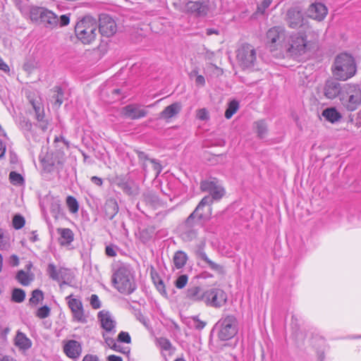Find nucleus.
Here are the masks:
<instances>
[{"label":"nucleus","mask_w":361,"mask_h":361,"mask_svg":"<svg viewBox=\"0 0 361 361\" xmlns=\"http://www.w3.org/2000/svg\"><path fill=\"white\" fill-rule=\"evenodd\" d=\"M286 40V30L283 27L276 26L270 28L266 35V47L271 51H283Z\"/></svg>","instance_id":"8"},{"label":"nucleus","mask_w":361,"mask_h":361,"mask_svg":"<svg viewBox=\"0 0 361 361\" xmlns=\"http://www.w3.org/2000/svg\"><path fill=\"white\" fill-rule=\"evenodd\" d=\"M117 341L121 343H130L131 338L128 332L121 331L118 335Z\"/></svg>","instance_id":"50"},{"label":"nucleus","mask_w":361,"mask_h":361,"mask_svg":"<svg viewBox=\"0 0 361 361\" xmlns=\"http://www.w3.org/2000/svg\"><path fill=\"white\" fill-rule=\"evenodd\" d=\"M154 234V228L153 226L143 228L139 231V238L143 243L149 242Z\"/></svg>","instance_id":"35"},{"label":"nucleus","mask_w":361,"mask_h":361,"mask_svg":"<svg viewBox=\"0 0 361 361\" xmlns=\"http://www.w3.org/2000/svg\"><path fill=\"white\" fill-rule=\"evenodd\" d=\"M97 317L101 322V326L104 329L109 332L114 329L116 322L112 319L109 312L100 311Z\"/></svg>","instance_id":"25"},{"label":"nucleus","mask_w":361,"mask_h":361,"mask_svg":"<svg viewBox=\"0 0 361 361\" xmlns=\"http://www.w3.org/2000/svg\"><path fill=\"white\" fill-rule=\"evenodd\" d=\"M98 25L97 20L87 16L78 21L75 26V33L83 44H91L96 38Z\"/></svg>","instance_id":"3"},{"label":"nucleus","mask_w":361,"mask_h":361,"mask_svg":"<svg viewBox=\"0 0 361 361\" xmlns=\"http://www.w3.org/2000/svg\"><path fill=\"white\" fill-rule=\"evenodd\" d=\"M119 210L118 204L116 199L110 197L106 199L102 207V214L105 220H112Z\"/></svg>","instance_id":"19"},{"label":"nucleus","mask_w":361,"mask_h":361,"mask_svg":"<svg viewBox=\"0 0 361 361\" xmlns=\"http://www.w3.org/2000/svg\"><path fill=\"white\" fill-rule=\"evenodd\" d=\"M63 350L66 355L74 361H77L82 351V344L75 340L63 341Z\"/></svg>","instance_id":"18"},{"label":"nucleus","mask_w":361,"mask_h":361,"mask_svg":"<svg viewBox=\"0 0 361 361\" xmlns=\"http://www.w3.org/2000/svg\"><path fill=\"white\" fill-rule=\"evenodd\" d=\"M61 270L63 271L61 275L59 276V281H62V283H66V280H68V272L69 270L66 268L61 267Z\"/></svg>","instance_id":"62"},{"label":"nucleus","mask_w":361,"mask_h":361,"mask_svg":"<svg viewBox=\"0 0 361 361\" xmlns=\"http://www.w3.org/2000/svg\"><path fill=\"white\" fill-rule=\"evenodd\" d=\"M29 14L32 22L47 29L53 30L59 25L58 16L45 7L32 6Z\"/></svg>","instance_id":"4"},{"label":"nucleus","mask_w":361,"mask_h":361,"mask_svg":"<svg viewBox=\"0 0 361 361\" xmlns=\"http://www.w3.org/2000/svg\"><path fill=\"white\" fill-rule=\"evenodd\" d=\"M90 305L94 310L99 309L101 307V302L97 295L92 294L90 298Z\"/></svg>","instance_id":"54"},{"label":"nucleus","mask_w":361,"mask_h":361,"mask_svg":"<svg viewBox=\"0 0 361 361\" xmlns=\"http://www.w3.org/2000/svg\"><path fill=\"white\" fill-rule=\"evenodd\" d=\"M70 23V17L68 15H62L59 19V23H60V26H66L68 25Z\"/></svg>","instance_id":"63"},{"label":"nucleus","mask_w":361,"mask_h":361,"mask_svg":"<svg viewBox=\"0 0 361 361\" xmlns=\"http://www.w3.org/2000/svg\"><path fill=\"white\" fill-rule=\"evenodd\" d=\"M112 283L117 290L125 295H130L137 288L135 276L127 266H121L112 276Z\"/></svg>","instance_id":"2"},{"label":"nucleus","mask_w":361,"mask_h":361,"mask_svg":"<svg viewBox=\"0 0 361 361\" xmlns=\"http://www.w3.org/2000/svg\"><path fill=\"white\" fill-rule=\"evenodd\" d=\"M236 57L243 69H254L257 62L256 50L250 44H242L237 51Z\"/></svg>","instance_id":"9"},{"label":"nucleus","mask_w":361,"mask_h":361,"mask_svg":"<svg viewBox=\"0 0 361 361\" xmlns=\"http://www.w3.org/2000/svg\"><path fill=\"white\" fill-rule=\"evenodd\" d=\"M143 198L146 202L152 204H157L159 202L158 197L151 192L145 193L143 195Z\"/></svg>","instance_id":"49"},{"label":"nucleus","mask_w":361,"mask_h":361,"mask_svg":"<svg viewBox=\"0 0 361 361\" xmlns=\"http://www.w3.org/2000/svg\"><path fill=\"white\" fill-rule=\"evenodd\" d=\"M9 179L13 184H22L24 180L23 176L16 171H11L10 173Z\"/></svg>","instance_id":"47"},{"label":"nucleus","mask_w":361,"mask_h":361,"mask_svg":"<svg viewBox=\"0 0 361 361\" xmlns=\"http://www.w3.org/2000/svg\"><path fill=\"white\" fill-rule=\"evenodd\" d=\"M183 12L195 16L198 18H204L211 12L209 1H188L184 8Z\"/></svg>","instance_id":"12"},{"label":"nucleus","mask_w":361,"mask_h":361,"mask_svg":"<svg viewBox=\"0 0 361 361\" xmlns=\"http://www.w3.org/2000/svg\"><path fill=\"white\" fill-rule=\"evenodd\" d=\"M16 345L26 350L31 347V341L23 333L18 332L16 337Z\"/></svg>","instance_id":"33"},{"label":"nucleus","mask_w":361,"mask_h":361,"mask_svg":"<svg viewBox=\"0 0 361 361\" xmlns=\"http://www.w3.org/2000/svg\"><path fill=\"white\" fill-rule=\"evenodd\" d=\"M51 90L54 92L52 97L55 100V104L60 106L63 103V92L62 88L59 86H55Z\"/></svg>","instance_id":"41"},{"label":"nucleus","mask_w":361,"mask_h":361,"mask_svg":"<svg viewBox=\"0 0 361 361\" xmlns=\"http://www.w3.org/2000/svg\"><path fill=\"white\" fill-rule=\"evenodd\" d=\"M188 277L186 274H182L175 281V286L178 289L183 288L188 283Z\"/></svg>","instance_id":"46"},{"label":"nucleus","mask_w":361,"mask_h":361,"mask_svg":"<svg viewBox=\"0 0 361 361\" xmlns=\"http://www.w3.org/2000/svg\"><path fill=\"white\" fill-rule=\"evenodd\" d=\"M99 31L102 36L107 37L113 36L117 30L114 19L107 14H101L99 18Z\"/></svg>","instance_id":"16"},{"label":"nucleus","mask_w":361,"mask_h":361,"mask_svg":"<svg viewBox=\"0 0 361 361\" xmlns=\"http://www.w3.org/2000/svg\"><path fill=\"white\" fill-rule=\"evenodd\" d=\"M68 306L70 308L73 319L74 321L86 323L87 319L85 315L82 302L80 300L73 298V295H70L66 298Z\"/></svg>","instance_id":"14"},{"label":"nucleus","mask_w":361,"mask_h":361,"mask_svg":"<svg viewBox=\"0 0 361 361\" xmlns=\"http://www.w3.org/2000/svg\"><path fill=\"white\" fill-rule=\"evenodd\" d=\"M134 151L137 154L138 159H139V163L141 164L142 170L145 172H147V169L146 161H150V160L152 159H149L148 155L145 152H142V151L138 150V149H135Z\"/></svg>","instance_id":"40"},{"label":"nucleus","mask_w":361,"mask_h":361,"mask_svg":"<svg viewBox=\"0 0 361 361\" xmlns=\"http://www.w3.org/2000/svg\"><path fill=\"white\" fill-rule=\"evenodd\" d=\"M116 185L124 193L130 196H135L138 194V188L132 180L124 176L116 178Z\"/></svg>","instance_id":"21"},{"label":"nucleus","mask_w":361,"mask_h":361,"mask_svg":"<svg viewBox=\"0 0 361 361\" xmlns=\"http://www.w3.org/2000/svg\"><path fill=\"white\" fill-rule=\"evenodd\" d=\"M25 292L24 290L15 288L12 290L11 300L14 302L20 303L25 300Z\"/></svg>","instance_id":"38"},{"label":"nucleus","mask_w":361,"mask_h":361,"mask_svg":"<svg viewBox=\"0 0 361 361\" xmlns=\"http://www.w3.org/2000/svg\"><path fill=\"white\" fill-rule=\"evenodd\" d=\"M188 260L187 255L183 251H177L173 256V264L176 268L180 269L185 266Z\"/></svg>","instance_id":"32"},{"label":"nucleus","mask_w":361,"mask_h":361,"mask_svg":"<svg viewBox=\"0 0 361 361\" xmlns=\"http://www.w3.org/2000/svg\"><path fill=\"white\" fill-rule=\"evenodd\" d=\"M257 128V133L259 137L263 138L267 132V126L264 121H259L255 123Z\"/></svg>","instance_id":"43"},{"label":"nucleus","mask_w":361,"mask_h":361,"mask_svg":"<svg viewBox=\"0 0 361 361\" xmlns=\"http://www.w3.org/2000/svg\"><path fill=\"white\" fill-rule=\"evenodd\" d=\"M150 162L153 165V169L156 172V176H158L162 171V166L159 161L157 159H152Z\"/></svg>","instance_id":"55"},{"label":"nucleus","mask_w":361,"mask_h":361,"mask_svg":"<svg viewBox=\"0 0 361 361\" xmlns=\"http://www.w3.org/2000/svg\"><path fill=\"white\" fill-rule=\"evenodd\" d=\"M215 327L218 329L217 336L223 341H229L238 331V322L233 314H224L217 322Z\"/></svg>","instance_id":"6"},{"label":"nucleus","mask_w":361,"mask_h":361,"mask_svg":"<svg viewBox=\"0 0 361 361\" xmlns=\"http://www.w3.org/2000/svg\"><path fill=\"white\" fill-rule=\"evenodd\" d=\"M192 319L195 322L194 326L196 329L202 330V329L204 328L206 322L200 320L197 316L193 317Z\"/></svg>","instance_id":"57"},{"label":"nucleus","mask_w":361,"mask_h":361,"mask_svg":"<svg viewBox=\"0 0 361 361\" xmlns=\"http://www.w3.org/2000/svg\"><path fill=\"white\" fill-rule=\"evenodd\" d=\"M182 238L185 241H191L197 236V228H190L179 226Z\"/></svg>","instance_id":"30"},{"label":"nucleus","mask_w":361,"mask_h":361,"mask_svg":"<svg viewBox=\"0 0 361 361\" xmlns=\"http://www.w3.org/2000/svg\"><path fill=\"white\" fill-rule=\"evenodd\" d=\"M105 253L108 257H116L117 253L115 250V246L113 245H107L105 248Z\"/></svg>","instance_id":"59"},{"label":"nucleus","mask_w":361,"mask_h":361,"mask_svg":"<svg viewBox=\"0 0 361 361\" xmlns=\"http://www.w3.org/2000/svg\"><path fill=\"white\" fill-rule=\"evenodd\" d=\"M150 274L154 286L158 284L159 281H163L159 274L154 269H152Z\"/></svg>","instance_id":"58"},{"label":"nucleus","mask_w":361,"mask_h":361,"mask_svg":"<svg viewBox=\"0 0 361 361\" xmlns=\"http://www.w3.org/2000/svg\"><path fill=\"white\" fill-rule=\"evenodd\" d=\"M43 299V292L39 289H35L32 292V296L29 300V302L32 305H37Z\"/></svg>","instance_id":"42"},{"label":"nucleus","mask_w":361,"mask_h":361,"mask_svg":"<svg viewBox=\"0 0 361 361\" xmlns=\"http://www.w3.org/2000/svg\"><path fill=\"white\" fill-rule=\"evenodd\" d=\"M41 162L44 169L47 172H51L53 171L55 164L62 165L63 161L59 159L57 161L54 160L53 158L50 157V155L47 154L41 159Z\"/></svg>","instance_id":"31"},{"label":"nucleus","mask_w":361,"mask_h":361,"mask_svg":"<svg viewBox=\"0 0 361 361\" xmlns=\"http://www.w3.org/2000/svg\"><path fill=\"white\" fill-rule=\"evenodd\" d=\"M285 20L289 27L298 29L305 25L306 20L302 11L298 7L288 9Z\"/></svg>","instance_id":"15"},{"label":"nucleus","mask_w":361,"mask_h":361,"mask_svg":"<svg viewBox=\"0 0 361 361\" xmlns=\"http://www.w3.org/2000/svg\"><path fill=\"white\" fill-rule=\"evenodd\" d=\"M82 361H100L96 355L87 354L84 356Z\"/></svg>","instance_id":"64"},{"label":"nucleus","mask_w":361,"mask_h":361,"mask_svg":"<svg viewBox=\"0 0 361 361\" xmlns=\"http://www.w3.org/2000/svg\"><path fill=\"white\" fill-rule=\"evenodd\" d=\"M307 49L306 37L300 33H295L286 37L283 51H286L288 56L296 58L305 54Z\"/></svg>","instance_id":"7"},{"label":"nucleus","mask_w":361,"mask_h":361,"mask_svg":"<svg viewBox=\"0 0 361 361\" xmlns=\"http://www.w3.org/2000/svg\"><path fill=\"white\" fill-rule=\"evenodd\" d=\"M238 109H239V102L235 99L231 101L228 103V107L225 111V114H224L225 117L227 119L231 118L233 116V114L237 112Z\"/></svg>","instance_id":"37"},{"label":"nucleus","mask_w":361,"mask_h":361,"mask_svg":"<svg viewBox=\"0 0 361 361\" xmlns=\"http://www.w3.org/2000/svg\"><path fill=\"white\" fill-rule=\"evenodd\" d=\"M103 338H104L105 343H106V345L109 348H111V349L113 348H117L116 347V341L113 338L109 337V336H106L105 334H103Z\"/></svg>","instance_id":"61"},{"label":"nucleus","mask_w":361,"mask_h":361,"mask_svg":"<svg viewBox=\"0 0 361 361\" xmlns=\"http://www.w3.org/2000/svg\"><path fill=\"white\" fill-rule=\"evenodd\" d=\"M333 75L337 80H347L354 76L357 72V65L354 57L347 53L336 56L331 67Z\"/></svg>","instance_id":"1"},{"label":"nucleus","mask_w":361,"mask_h":361,"mask_svg":"<svg viewBox=\"0 0 361 361\" xmlns=\"http://www.w3.org/2000/svg\"><path fill=\"white\" fill-rule=\"evenodd\" d=\"M51 212L56 219H58L60 216L63 215L62 209L59 204L52 205Z\"/></svg>","instance_id":"53"},{"label":"nucleus","mask_w":361,"mask_h":361,"mask_svg":"<svg viewBox=\"0 0 361 361\" xmlns=\"http://www.w3.org/2000/svg\"><path fill=\"white\" fill-rule=\"evenodd\" d=\"M340 102L349 111H355L361 104V89L358 85L346 83L343 85Z\"/></svg>","instance_id":"5"},{"label":"nucleus","mask_w":361,"mask_h":361,"mask_svg":"<svg viewBox=\"0 0 361 361\" xmlns=\"http://www.w3.org/2000/svg\"><path fill=\"white\" fill-rule=\"evenodd\" d=\"M272 0H263L260 5L257 6L256 13L264 14L265 10L270 6Z\"/></svg>","instance_id":"51"},{"label":"nucleus","mask_w":361,"mask_h":361,"mask_svg":"<svg viewBox=\"0 0 361 361\" xmlns=\"http://www.w3.org/2000/svg\"><path fill=\"white\" fill-rule=\"evenodd\" d=\"M185 298L192 302L204 301L205 291L198 286H190L185 291Z\"/></svg>","instance_id":"23"},{"label":"nucleus","mask_w":361,"mask_h":361,"mask_svg":"<svg viewBox=\"0 0 361 361\" xmlns=\"http://www.w3.org/2000/svg\"><path fill=\"white\" fill-rule=\"evenodd\" d=\"M57 233L60 235L59 240L61 245H69L73 241L74 234L70 228H59Z\"/></svg>","instance_id":"27"},{"label":"nucleus","mask_w":361,"mask_h":361,"mask_svg":"<svg viewBox=\"0 0 361 361\" xmlns=\"http://www.w3.org/2000/svg\"><path fill=\"white\" fill-rule=\"evenodd\" d=\"M155 287L163 296L167 298V292L164 281H159L158 284L155 285Z\"/></svg>","instance_id":"60"},{"label":"nucleus","mask_w":361,"mask_h":361,"mask_svg":"<svg viewBox=\"0 0 361 361\" xmlns=\"http://www.w3.org/2000/svg\"><path fill=\"white\" fill-rule=\"evenodd\" d=\"M157 343L162 350H169L171 348V343L166 338L160 337L157 338Z\"/></svg>","instance_id":"48"},{"label":"nucleus","mask_w":361,"mask_h":361,"mask_svg":"<svg viewBox=\"0 0 361 361\" xmlns=\"http://www.w3.org/2000/svg\"><path fill=\"white\" fill-rule=\"evenodd\" d=\"M210 202L211 200L209 197H204L199 202L195 209L188 216L180 226L197 228L199 225L198 220H208L209 219V213H201L200 211Z\"/></svg>","instance_id":"11"},{"label":"nucleus","mask_w":361,"mask_h":361,"mask_svg":"<svg viewBox=\"0 0 361 361\" xmlns=\"http://www.w3.org/2000/svg\"><path fill=\"white\" fill-rule=\"evenodd\" d=\"M32 105L35 111L36 119L39 122V127L43 130H46L48 127V123L44 120V113L43 109H42L39 104H37L34 102H32Z\"/></svg>","instance_id":"29"},{"label":"nucleus","mask_w":361,"mask_h":361,"mask_svg":"<svg viewBox=\"0 0 361 361\" xmlns=\"http://www.w3.org/2000/svg\"><path fill=\"white\" fill-rule=\"evenodd\" d=\"M343 92V85L337 80V79H329L326 80L324 87L323 93L326 98L329 99H334L337 97L341 98V94Z\"/></svg>","instance_id":"17"},{"label":"nucleus","mask_w":361,"mask_h":361,"mask_svg":"<svg viewBox=\"0 0 361 361\" xmlns=\"http://www.w3.org/2000/svg\"><path fill=\"white\" fill-rule=\"evenodd\" d=\"M182 108L180 102H174L164 108L160 113L159 117L164 119H169L179 114Z\"/></svg>","instance_id":"26"},{"label":"nucleus","mask_w":361,"mask_h":361,"mask_svg":"<svg viewBox=\"0 0 361 361\" xmlns=\"http://www.w3.org/2000/svg\"><path fill=\"white\" fill-rule=\"evenodd\" d=\"M200 190L209 193V195H206L205 197H209L211 202L207 204L206 206H210L214 200H219L225 195L224 187L216 178H210L202 180L200 183Z\"/></svg>","instance_id":"10"},{"label":"nucleus","mask_w":361,"mask_h":361,"mask_svg":"<svg viewBox=\"0 0 361 361\" xmlns=\"http://www.w3.org/2000/svg\"><path fill=\"white\" fill-rule=\"evenodd\" d=\"M66 202L69 211L71 213L75 214L78 212L79 204L77 200L74 197L71 195L68 196L66 197Z\"/></svg>","instance_id":"39"},{"label":"nucleus","mask_w":361,"mask_h":361,"mask_svg":"<svg viewBox=\"0 0 361 361\" xmlns=\"http://www.w3.org/2000/svg\"><path fill=\"white\" fill-rule=\"evenodd\" d=\"M327 13L328 10L325 5L317 2L310 4L307 10V16L318 21L324 20Z\"/></svg>","instance_id":"20"},{"label":"nucleus","mask_w":361,"mask_h":361,"mask_svg":"<svg viewBox=\"0 0 361 361\" xmlns=\"http://www.w3.org/2000/svg\"><path fill=\"white\" fill-rule=\"evenodd\" d=\"M8 247L9 245L7 242V240L4 237L2 230L0 229V249L7 250Z\"/></svg>","instance_id":"56"},{"label":"nucleus","mask_w":361,"mask_h":361,"mask_svg":"<svg viewBox=\"0 0 361 361\" xmlns=\"http://www.w3.org/2000/svg\"><path fill=\"white\" fill-rule=\"evenodd\" d=\"M16 280L23 286H27L33 280V276L29 275L23 270H19L16 276Z\"/></svg>","instance_id":"34"},{"label":"nucleus","mask_w":361,"mask_h":361,"mask_svg":"<svg viewBox=\"0 0 361 361\" xmlns=\"http://www.w3.org/2000/svg\"><path fill=\"white\" fill-rule=\"evenodd\" d=\"M50 312H51L50 308L48 306L44 305V306L39 307L37 310V311L36 312V316L37 317H39V319H44V318L48 317L50 315Z\"/></svg>","instance_id":"45"},{"label":"nucleus","mask_w":361,"mask_h":361,"mask_svg":"<svg viewBox=\"0 0 361 361\" xmlns=\"http://www.w3.org/2000/svg\"><path fill=\"white\" fill-rule=\"evenodd\" d=\"M197 118L201 121H207L209 116L207 110L204 108L200 109L197 111Z\"/></svg>","instance_id":"52"},{"label":"nucleus","mask_w":361,"mask_h":361,"mask_svg":"<svg viewBox=\"0 0 361 361\" xmlns=\"http://www.w3.org/2000/svg\"><path fill=\"white\" fill-rule=\"evenodd\" d=\"M204 301L209 306L219 308L226 304L227 295L221 289L211 288L205 291V298Z\"/></svg>","instance_id":"13"},{"label":"nucleus","mask_w":361,"mask_h":361,"mask_svg":"<svg viewBox=\"0 0 361 361\" xmlns=\"http://www.w3.org/2000/svg\"><path fill=\"white\" fill-rule=\"evenodd\" d=\"M25 224L24 217L20 214H16L13 218V226L15 229L22 228Z\"/></svg>","instance_id":"44"},{"label":"nucleus","mask_w":361,"mask_h":361,"mask_svg":"<svg viewBox=\"0 0 361 361\" xmlns=\"http://www.w3.org/2000/svg\"><path fill=\"white\" fill-rule=\"evenodd\" d=\"M322 116L325 119L332 123L338 122L342 118L340 112L334 107L327 108L322 111Z\"/></svg>","instance_id":"28"},{"label":"nucleus","mask_w":361,"mask_h":361,"mask_svg":"<svg viewBox=\"0 0 361 361\" xmlns=\"http://www.w3.org/2000/svg\"><path fill=\"white\" fill-rule=\"evenodd\" d=\"M63 271L61 270V268L57 269L55 264L50 263L47 266V273L50 279L54 281L59 282V276L61 275Z\"/></svg>","instance_id":"36"},{"label":"nucleus","mask_w":361,"mask_h":361,"mask_svg":"<svg viewBox=\"0 0 361 361\" xmlns=\"http://www.w3.org/2000/svg\"><path fill=\"white\" fill-rule=\"evenodd\" d=\"M197 256L202 259L212 270L216 271L219 274H224L225 271L222 265L215 263L212 261L202 249L197 251Z\"/></svg>","instance_id":"24"},{"label":"nucleus","mask_w":361,"mask_h":361,"mask_svg":"<svg viewBox=\"0 0 361 361\" xmlns=\"http://www.w3.org/2000/svg\"><path fill=\"white\" fill-rule=\"evenodd\" d=\"M122 113L126 118L132 120L143 118L147 116V111L144 109H140L136 104H128L122 109Z\"/></svg>","instance_id":"22"}]
</instances>
